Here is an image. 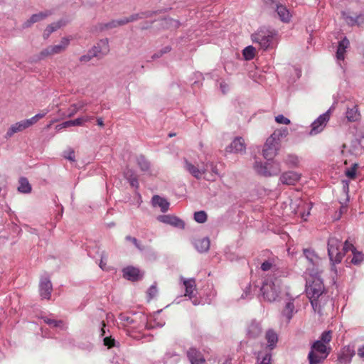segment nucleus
<instances>
[{
	"mask_svg": "<svg viewBox=\"0 0 364 364\" xmlns=\"http://www.w3.org/2000/svg\"><path fill=\"white\" fill-rule=\"evenodd\" d=\"M120 324L125 330L127 334L135 340L146 339V341H152L151 334H141V331L146 328L151 329L154 326L146 321L145 316L141 313L127 314L121 313L119 315Z\"/></svg>",
	"mask_w": 364,
	"mask_h": 364,
	"instance_id": "obj_1",
	"label": "nucleus"
},
{
	"mask_svg": "<svg viewBox=\"0 0 364 364\" xmlns=\"http://www.w3.org/2000/svg\"><path fill=\"white\" fill-rule=\"evenodd\" d=\"M311 277L312 281L307 282L306 284V295L314 311L321 314L322 309L330 301V296L319 275Z\"/></svg>",
	"mask_w": 364,
	"mask_h": 364,
	"instance_id": "obj_2",
	"label": "nucleus"
},
{
	"mask_svg": "<svg viewBox=\"0 0 364 364\" xmlns=\"http://www.w3.org/2000/svg\"><path fill=\"white\" fill-rule=\"evenodd\" d=\"M283 277H266L260 288L264 300L268 302L279 301L284 294L285 287L283 284Z\"/></svg>",
	"mask_w": 364,
	"mask_h": 364,
	"instance_id": "obj_3",
	"label": "nucleus"
},
{
	"mask_svg": "<svg viewBox=\"0 0 364 364\" xmlns=\"http://www.w3.org/2000/svg\"><path fill=\"white\" fill-rule=\"evenodd\" d=\"M203 152L204 158L202 159V166L200 168L196 166L188 160L185 159V168L197 179L205 178L207 173H210L212 176L220 177L218 165L215 164L212 161L211 155L205 151H203Z\"/></svg>",
	"mask_w": 364,
	"mask_h": 364,
	"instance_id": "obj_4",
	"label": "nucleus"
},
{
	"mask_svg": "<svg viewBox=\"0 0 364 364\" xmlns=\"http://www.w3.org/2000/svg\"><path fill=\"white\" fill-rule=\"evenodd\" d=\"M354 249L355 247L348 240L342 244V242L336 237H332L328 239V254L333 265L340 263L346 253L349 251L353 253Z\"/></svg>",
	"mask_w": 364,
	"mask_h": 364,
	"instance_id": "obj_5",
	"label": "nucleus"
},
{
	"mask_svg": "<svg viewBox=\"0 0 364 364\" xmlns=\"http://www.w3.org/2000/svg\"><path fill=\"white\" fill-rule=\"evenodd\" d=\"M288 134V129L287 127H282L276 129L267 139L262 149V155L267 161H271L274 159L279 149L281 139L286 137Z\"/></svg>",
	"mask_w": 364,
	"mask_h": 364,
	"instance_id": "obj_6",
	"label": "nucleus"
},
{
	"mask_svg": "<svg viewBox=\"0 0 364 364\" xmlns=\"http://www.w3.org/2000/svg\"><path fill=\"white\" fill-rule=\"evenodd\" d=\"M260 269L263 272L271 271L272 273L267 277H286L288 275L284 263L277 256L273 255L261 263Z\"/></svg>",
	"mask_w": 364,
	"mask_h": 364,
	"instance_id": "obj_7",
	"label": "nucleus"
},
{
	"mask_svg": "<svg viewBox=\"0 0 364 364\" xmlns=\"http://www.w3.org/2000/svg\"><path fill=\"white\" fill-rule=\"evenodd\" d=\"M277 33L274 30L262 28L251 36L255 43L259 44L260 48L267 50L274 46Z\"/></svg>",
	"mask_w": 364,
	"mask_h": 364,
	"instance_id": "obj_8",
	"label": "nucleus"
},
{
	"mask_svg": "<svg viewBox=\"0 0 364 364\" xmlns=\"http://www.w3.org/2000/svg\"><path fill=\"white\" fill-rule=\"evenodd\" d=\"M331 348H328L321 341H315L311 346V350L308 354L309 364H320L328 355Z\"/></svg>",
	"mask_w": 364,
	"mask_h": 364,
	"instance_id": "obj_9",
	"label": "nucleus"
},
{
	"mask_svg": "<svg viewBox=\"0 0 364 364\" xmlns=\"http://www.w3.org/2000/svg\"><path fill=\"white\" fill-rule=\"evenodd\" d=\"M303 255L308 261L306 271L310 276H318L323 271L321 257L311 248H304Z\"/></svg>",
	"mask_w": 364,
	"mask_h": 364,
	"instance_id": "obj_10",
	"label": "nucleus"
},
{
	"mask_svg": "<svg viewBox=\"0 0 364 364\" xmlns=\"http://www.w3.org/2000/svg\"><path fill=\"white\" fill-rule=\"evenodd\" d=\"M254 168L257 173L264 176L277 175L281 171L280 164L273 159L264 164L255 160Z\"/></svg>",
	"mask_w": 364,
	"mask_h": 364,
	"instance_id": "obj_11",
	"label": "nucleus"
},
{
	"mask_svg": "<svg viewBox=\"0 0 364 364\" xmlns=\"http://www.w3.org/2000/svg\"><path fill=\"white\" fill-rule=\"evenodd\" d=\"M265 4L276 11L281 21L289 23L291 21V14L285 5L274 0H265Z\"/></svg>",
	"mask_w": 364,
	"mask_h": 364,
	"instance_id": "obj_12",
	"label": "nucleus"
},
{
	"mask_svg": "<svg viewBox=\"0 0 364 364\" xmlns=\"http://www.w3.org/2000/svg\"><path fill=\"white\" fill-rule=\"evenodd\" d=\"M331 108H329L326 112L319 115L311 124V135H316L321 133L326 127L330 119Z\"/></svg>",
	"mask_w": 364,
	"mask_h": 364,
	"instance_id": "obj_13",
	"label": "nucleus"
},
{
	"mask_svg": "<svg viewBox=\"0 0 364 364\" xmlns=\"http://www.w3.org/2000/svg\"><path fill=\"white\" fill-rule=\"evenodd\" d=\"M100 337L102 338L103 344L107 348L119 347V343L110 334L109 330L107 328L105 321L100 322Z\"/></svg>",
	"mask_w": 364,
	"mask_h": 364,
	"instance_id": "obj_14",
	"label": "nucleus"
},
{
	"mask_svg": "<svg viewBox=\"0 0 364 364\" xmlns=\"http://www.w3.org/2000/svg\"><path fill=\"white\" fill-rule=\"evenodd\" d=\"M284 294L287 298L285 299L284 306L282 311V316L284 317L289 323L293 318L294 315L297 312V309L294 304L295 298L287 291H285Z\"/></svg>",
	"mask_w": 364,
	"mask_h": 364,
	"instance_id": "obj_15",
	"label": "nucleus"
},
{
	"mask_svg": "<svg viewBox=\"0 0 364 364\" xmlns=\"http://www.w3.org/2000/svg\"><path fill=\"white\" fill-rule=\"evenodd\" d=\"M341 15L348 26L364 27V14L361 13L358 15H351L347 11H342Z\"/></svg>",
	"mask_w": 364,
	"mask_h": 364,
	"instance_id": "obj_16",
	"label": "nucleus"
},
{
	"mask_svg": "<svg viewBox=\"0 0 364 364\" xmlns=\"http://www.w3.org/2000/svg\"><path fill=\"white\" fill-rule=\"evenodd\" d=\"M157 220L172 225L173 227L183 229L185 228L184 222L179 218L171 215H161L157 216Z\"/></svg>",
	"mask_w": 364,
	"mask_h": 364,
	"instance_id": "obj_17",
	"label": "nucleus"
},
{
	"mask_svg": "<svg viewBox=\"0 0 364 364\" xmlns=\"http://www.w3.org/2000/svg\"><path fill=\"white\" fill-rule=\"evenodd\" d=\"M91 49L96 53V58L99 59L102 58L109 51L108 38L100 40Z\"/></svg>",
	"mask_w": 364,
	"mask_h": 364,
	"instance_id": "obj_18",
	"label": "nucleus"
},
{
	"mask_svg": "<svg viewBox=\"0 0 364 364\" xmlns=\"http://www.w3.org/2000/svg\"><path fill=\"white\" fill-rule=\"evenodd\" d=\"M262 326L259 321L252 320L247 328V335L250 338H257L262 335Z\"/></svg>",
	"mask_w": 364,
	"mask_h": 364,
	"instance_id": "obj_19",
	"label": "nucleus"
},
{
	"mask_svg": "<svg viewBox=\"0 0 364 364\" xmlns=\"http://www.w3.org/2000/svg\"><path fill=\"white\" fill-rule=\"evenodd\" d=\"M350 42L346 37H344L341 41L338 42L336 56L338 61V64L343 69V66L341 63V61H344L345 53L346 49L348 48Z\"/></svg>",
	"mask_w": 364,
	"mask_h": 364,
	"instance_id": "obj_20",
	"label": "nucleus"
},
{
	"mask_svg": "<svg viewBox=\"0 0 364 364\" xmlns=\"http://www.w3.org/2000/svg\"><path fill=\"white\" fill-rule=\"evenodd\" d=\"M52 14V11L46 10L44 11L39 12L38 14H33L27 21L23 23V28H26L31 27L33 23L44 20L48 16Z\"/></svg>",
	"mask_w": 364,
	"mask_h": 364,
	"instance_id": "obj_21",
	"label": "nucleus"
},
{
	"mask_svg": "<svg viewBox=\"0 0 364 364\" xmlns=\"http://www.w3.org/2000/svg\"><path fill=\"white\" fill-rule=\"evenodd\" d=\"M122 272L124 277L129 281L136 282L142 277L140 270L132 266L124 268Z\"/></svg>",
	"mask_w": 364,
	"mask_h": 364,
	"instance_id": "obj_22",
	"label": "nucleus"
},
{
	"mask_svg": "<svg viewBox=\"0 0 364 364\" xmlns=\"http://www.w3.org/2000/svg\"><path fill=\"white\" fill-rule=\"evenodd\" d=\"M200 187L201 197L209 198L215 196L218 192L217 183H201Z\"/></svg>",
	"mask_w": 364,
	"mask_h": 364,
	"instance_id": "obj_23",
	"label": "nucleus"
},
{
	"mask_svg": "<svg viewBox=\"0 0 364 364\" xmlns=\"http://www.w3.org/2000/svg\"><path fill=\"white\" fill-rule=\"evenodd\" d=\"M39 289L41 296L43 299H49L52 291V284L48 278L41 279Z\"/></svg>",
	"mask_w": 364,
	"mask_h": 364,
	"instance_id": "obj_24",
	"label": "nucleus"
},
{
	"mask_svg": "<svg viewBox=\"0 0 364 364\" xmlns=\"http://www.w3.org/2000/svg\"><path fill=\"white\" fill-rule=\"evenodd\" d=\"M41 318L51 328L56 330H65L66 328L62 320H57L51 316H41Z\"/></svg>",
	"mask_w": 364,
	"mask_h": 364,
	"instance_id": "obj_25",
	"label": "nucleus"
},
{
	"mask_svg": "<svg viewBox=\"0 0 364 364\" xmlns=\"http://www.w3.org/2000/svg\"><path fill=\"white\" fill-rule=\"evenodd\" d=\"M187 356L191 364H204L205 360L202 353L195 348H191Z\"/></svg>",
	"mask_w": 364,
	"mask_h": 364,
	"instance_id": "obj_26",
	"label": "nucleus"
},
{
	"mask_svg": "<svg viewBox=\"0 0 364 364\" xmlns=\"http://www.w3.org/2000/svg\"><path fill=\"white\" fill-rule=\"evenodd\" d=\"M355 355L354 350L350 346H345L338 355V361L341 364L349 363Z\"/></svg>",
	"mask_w": 364,
	"mask_h": 364,
	"instance_id": "obj_27",
	"label": "nucleus"
},
{
	"mask_svg": "<svg viewBox=\"0 0 364 364\" xmlns=\"http://www.w3.org/2000/svg\"><path fill=\"white\" fill-rule=\"evenodd\" d=\"M210 242L208 237L196 239L193 245L196 250L200 253H204L208 251Z\"/></svg>",
	"mask_w": 364,
	"mask_h": 364,
	"instance_id": "obj_28",
	"label": "nucleus"
},
{
	"mask_svg": "<svg viewBox=\"0 0 364 364\" xmlns=\"http://www.w3.org/2000/svg\"><path fill=\"white\" fill-rule=\"evenodd\" d=\"M245 149V141L242 137H236L227 147V151L229 152H242Z\"/></svg>",
	"mask_w": 364,
	"mask_h": 364,
	"instance_id": "obj_29",
	"label": "nucleus"
},
{
	"mask_svg": "<svg viewBox=\"0 0 364 364\" xmlns=\"http://www.w3.org/2000/svg\"><path fill=\"white\" fill-rule=\"evenodd\" d=\"M151 203L154 207L160 208L162 213L167 212L170 205L169 202L166 199L158 195H155L152 197Z\"/></svg>",
	"mask_w": 364,
	"mask_h": 364,
	"instance_id": "obj_30",
	"label": "nucleus"
},
{
	"mask_svg": "<svg viewBox=\"0 0 364 364\" xmlns=\"http://www.w3.org/2000/svg\"><path fill=\"white\" fill-rule=\"evenodd\" d=\"M63 51H64L63 49L58 44L50 46L41 51L39 54V59H43L47 56L58 54Z\"/></svg>",
	"mask_w": 364,
	"mask_h": 364,
	"instance_id": "obj_31",
	"label": "nucleus"
},
{
	"mask_svg": "<svg viewBox=\"0 0 364 364\" xmlns=\"http://www.w3.org/2000/svg\"><path fill=\"white\" fill-rule=\"evenodd\" d=\"M302 178L301 173L289 171L284 173L280 177V182H296Z\"/></svg>",
	"mask_w": 364,
	"mask_h": 364,
	"instance_id": "obj_32",
	"label": "nucleus"
},
{
	"mask_svg": "<svg viewBox=\"0 0 364 364\" xmlns=\"http://www.w3.org/2000/svg\"><path fill=\"white\" fill-rule=\"evenodd\" d=\"M265 338L267 341V348L269 350H273L278 342L277 333L272 329H269L265 333Z\"/></svg>",
	"mask_w": 364,
	"mask_h": 364,
	"instance_id": "obj_33",
	"label": "nucleus"
},
{
	"mask_svg": "<svg viewBox=\"0 0 364 364\" xmlns=\"http://www.w3.org/2000/svg\"><path fill=\"white\" fill-rule=\"evenodd\" d=\"M180 360V355L172 350H168L163 357L164 364H177Z\"/></svg>",
	"mask_w": 364,
	"mask_h": 364,
	"instance_id": "obj_34",
	"label": "nucleus"
},
{
	"mask_svg": "<svg viewBox=\"0 0 364 364\" xmlns=\"http://www.w3.org/2000/svg\"><path fill=\"white\" fill-rule=\"evenodd\" d=\"M64 25H65V22L63 20H60L58 22H55L48 25L43 32V38L47 39L52 33L57 31Z\"/></svg>",
	"mask_w": 364,
	"mask_h": 364,
	"instance_id": "obj_35",
	"label": "nucleus"
},
{
	"mask_svg": "<svg viewBox=\"0 0 364 364\" xmlns=\"http://www.w3.org/2000/svg\"><path fill=\"white\" fill-rule=\"evenodd\" d=\"M181 280L183 281V284L185 287V296H188L191 298L193 291L196 287V282L194 279H186L183 277H181Z\"/></svg>",
	"mask_w": 364,
	"mask_h": 364,
	"instance_id": "obj_36",
	"label": "nucleus"
},
{
	"mask_svg": "<svg viewBox=\"0 0 364 364\" xmlns=\"http://www.w3.org/2000/svg\"><path fill=\"white\" fill-rule=\"evenodd\" d=\"M346 117L349 122H356L360 118V112L356 105L348 107L346 112Z\"/></svg>",
	"mask_w": 364,
	"mask_h": 364,
	"instance_id": "obj_37",
	"label": "nucleus"
},
{
	"mask_svg": "<svg viewBox=\"0 0 364 364\" xmlns=\"http://www.w3.org/2000/svg\"><path fill=\"white\" fill-rule=\"evenodd\" d=\"M353 257L350 262L354 265H360L364 261V254L362 252L353 250Z\"/></svg>",
	"mask_w": 364,
	"mask_h": 364,
	"instance_id": "obj_38",
	"label": "nucleus"
},
{
	"mask_svg": "<svg viewBox=\"0 0 364 364\" xmlns=\"http://www.w3.org/2000/svg\"><path fill=\"white\" fill-rule=\"evenodd\" d=\"M242 55L246 60H252L255 55V48L252 46H248L243 49Z\"/></svg>",
	"mask_w": 364,
	"mask_h": 364,
	"instance_id": "obj_39",
	"label": "nucleus"
},
{
	"mask_svg": "<svg viewBox=\"0 0 364 364\" xmlns=\"http://www.w3.org/2000/svg\"><path fill=\"white\" fill-rule=\"evenodd\" d=\"M271 353L260 352L257 356V364H271Z\"/></svg>",
	"mask_w": 364,
	"mask_h": 364,
	"instance_id": "obj_40",
	"label": "nucleus"
},
{
	"mask_svg": "<svg viewBox=\"0 0 364 364\" xmlns=\"http://www.w3.org/2000/svg\"><path fill=\"white\" fill-rule=\"evenodd\" d=\"M136 162L142 171H146L149 169L150 163L142 155L136 157Z\"/></svg>",
	"mask_w": 364,
	"mask_h": 364,
	"instance_id": "obj_41",
	"label": "nucleus"
},
{
	"mask_svg": "<svg viewBox=\"0 0 364 364\" xmlns=\"http://www.w3.org/2000/svg\"><path fill=\"white\" fill-rule=\"evenodd\" d=\"M193 218L198 223H204L207 220L208 215L204 210H200L194 213Z\"/></svg>",
	"mask_w": 364,
	"mask_h": 364,
	"instance_id": "obj_42",
	"label": "nucleus"
},
{
	"mask_svg": "<svg viewBox=\"0 0 364 364\" xmlns=\"http://www.w3.org/2000/svg\"><path fill=\"white\" fill-rule=\"evenodd\" d=\"M124 176L125 179L127 181V182H137L136 176L134 171L132 169L127 168L124 171Z\"/></svg>",
	"mask_w": 364,
	"mask_h": 364,
	"instance_id": "obj_43",
	"label": "nucleus"
},
{
	"mask_svg": "<svg viewBox=\"0 0 364 364\" xmlns=\"http://www.w3.org/2000/svg\"><path fill=\"white\" fill-rule=\"evenodd\" d=\"M118 23L117 20H112L108 23H101L98 25V28L100 31L112 29L117 26Z\"/></svg>",
	"mask_w": 364,
	"mask_h": 364,
	"instance_id": "obj_44",
	"label": "nucleus"
},
{
	"mask_svg": "<svg viewBox=\"0 0 364 364\" xmlns=\"http://www.w3.org/2000/svg\"><path fill=\"white\" fill-rule=\"evenodd\" d=\"M125 240L131 242L136 247V248H137L141 252L145 250L144 246L142 245L141 243L136 237L127 235L125 237Z\"/></svg>",
	"mask_w": 364,
	"mask_h": 364,
	"instance_id": "obj_45",
	"label": "nucleus"
},
{
	"mask_svg": "<svg viewBox=\"0 0 364 364\" xmlns=\"http://www.w3.org/2000/svg\"><path fill=\"white\" fill-rule=\"evenodd\" d=\"M171 50V47L170 46H166L159 51L156 52L152 56L151 58L153 60L160 58L164 54L169 53Z\"/></svg>",
	"mask_w": 364,
	"mask_h": 364,
	"instance_id": "obj_46",
	"label": "nucleus"
},
{
	"mask_svg": "<svg viewBox=\"0 0 364 364\" xmlns=\"http://www.w3.org/2000/svg\"><path fill=\"white\" fill-rule=\"evenodd\" d=\"M95 57H96V53H95V51L90 49L86 54L82 55L80 58V61L82 63H87Z\"/></svg>",
	"mask_w": 364,
	"mask_h": 364,
	"instance_id": "obj_47",
	"label": "nucleus"
},
{
	"mask_svg": "<svg viewBox=\"0 0 364 364\" xmlns=\"http://www.w3.org/2000/svg\"><path fill=\"white\" fill-rule=\"evenodd\" d=\"M331 338H332L331 331H326L321 333V335L318 341H321V342H323V343L326 345V343H328L331 341Z\"/></svg>",
	"mask_w": 364,
	"mask_h": 364,
	"instance_id": "obj_48",
	"label": "nucleus"
},
{
	"mask_svg": "<svg viewBox=\"0 0 364 364\" xmlns=\"http://www.w3.org/2000/svg\"><path fill=\"white\" fill-rule=\"evenodd\" d=\"M358 167V164H354L352 165V166L350 168H347L345 171V173H346V176L349 178V179H353L355 176V172H356V168Z\"/></svg>",
	"mask_w": 364,
	"mask_h": 364,
	"instance_id": "obj_49",
	"label": "nucleus"
},
{
	"mask_svg": "<svg viewBox=\"0 0 364 364\" xmlns=\"http://www.w3.org/2000/svg\"><path fill=\"white\" fill-rule=\"evenodd\" d=\"M17 189L20 193H29L32 188L31 183H20Z\"/></svg>",
	"mask_w": 364,
	"mask_h": 364,
	"instance_id": "obj_50",
	"label": "nucleus"
},
{
	"mask_svg": "<svg viewBox=\"0 0 364 364\" xmlns=\"http://www.w3.org/2000/svg\"><path fill=\"white\" fill-rule=\"evenodd\" d=\"M158 293V289L155 284H152L147 291L148 300H151L154 298Z\"/></svg>",
	"mask_w": 364,
	"mask_h": 364,
	"instance_id": "obj_51",
	"label": "nucleus"
},
{
	"mask_svg": "<svg viewBox=\"0 0 364 364\" xmlns=\"http://www.w3.org/2000/svg\"><path fill=\"white\" fill-rule=\"evenodd\" d=\"M275 122L278 124H289L291 121L287 117H284L283 114H279L275 117Z\"/></svg>",
	"mask_w": 364,
	"mask_h": 364,
	"instance_id": "obj_52",
	"label": "nucleus"
},
{
	"mask_svg": "<svg viewBox=\"0 0 364 364\" xmlns=\"http://www.w3.org/2000/svg\"><path fill=\"white\" fill-rule=\"evenodd\" d=\"M163 25H169L171 26H173L175 28H178L180 26L179 21L170 18H166L162 20Z\"/></svg>",
	"mask_w": 364,
	"mask_h": 364,
	"instance_id": "obj_53",
	"label": "nucleus"
},
{
	"mask_svg": "<svg viewBox=\"0 0 364 364\" xmlns=\"http://www.w3.org/2000/svg\"><path fill=\"white\" fill-rule=\"evenodd\" d=\"M224 253L225 258L230 261H234L237 258V256L234 253L231 252L230 247H227L225 249Z\"/></svg>",
	"mask_w": 364,
	"mask_h": 364,
	"instance_id": "obj_54",
	"label": "nucleus"
},
{
	"mask_svg": "<svg viewBox=\"0 0 364 364\" xmlns=\"http://www.w3.org/2000/svg\"><path fill=\"white\" fill-rule=\"evenodd\" d=\"M287 163L292 166H297L299 164V158L295 155H289L287 159Z\"/></svg>",
	"mask_w": 364,
	"mask_h": 364,
	"instance_id": "obj_55",
	"label": "nucleus"
},
{
	"mask_svg": "<svg viewBox=\"0 0 364 364\" xmlns=\"http://www.w3.org/2000/svg\"><path fill=\"white\" fill-rule=\"evenodd\" d=\"M306 209L307 210L306 211H304L302 213H301V218L304 220H306V218L307 217L310 215V210H311L312 207H313V203L309 202V203H307L306 204Z\"/></svg>",
	"mask_w": 364,
	"mask_h": 364,
	"instance_id": "obj_56",
	"label": "nucleus"
},
{
	"mask_svg": "<svg viewBox=\"0 0 364 364\" xmlns=\"http://www.w3.org/2000/svg\"><path fill=\"white\" fill-rule=\"evenodd\" d=\"M78 111H79V109H77L75 104H73L70 105V107L68 109V116L69 117H71L74 114H75Z\"/></svg>",
	"mask_w": 364,
	"mask_h": 364,
	"instance_id": "obj_57",
	"label": "nucleus"
},
{
	"mask_svg": "<svg viewBox=\"0 0 364 364\" xmlns=\"http://www.w3.org/2000/svg\"><path fill=\"white\" fill-rule=\"evenodd\" d=\"M70 40V38L63 37L58 45L62 47L63 50H65L66 48L69 46Z\"/></svg>",
	"mask_w": 364,
	"mask_h": 364,
	"instance_id": "obj_58",
	"label": "nucleus"
},
{
	"mask_svg": "<svg viewBox=\"0 0 364 364\" xmlns=\"http://www.w3.org/2000/svg\"><path fill=\"white\" fill-rule=\"evenodd\" d=\"M65 159L70 161H75V152L73 150H69L68 151L64 152Z\"/></svg>",
	"mask_w": 364,
	"mask_h": 364,
	"instance_id": "obj_59",
	"label": "nucleus"
},
{
	"mask_svg": "<svg viewBox=\"0 0 364 364\" xmlns=\"http://www.w3.org/2000/svg\"><path fill=\"white\" fill-rule=\"evenodd\" d=\"M13 126L16 127V130L17 132H21L23 129H26V125L24 124L23 120L15 123L14 124H13Z\"/></svg>",
	"mask_w": 364,
	"mask_h": 364,
	"instance_id": "obj_60",
	"label": "nucleus"
},
{
	"mask_svg": "<svg viewBox=\"0 0 364 364\" xmlns=\"http://www.w3.org/2000/svg\"><path fill=\"white\" fill-rule=\"evenodd\" d=\"M23 122H24V124H25L26 128H28V127H31V125L34 124L35 123H36L38 122V120L36 118V116H33V117H31L30 119L23 120Z\"/></svg>",
	"mask_w": 364,
	"mask_h": 364,
	"instance_id": "obj_61",
	"label": "nucleus"
},
{
	"mask_svg": "<svg viewBox=\"0 0 364 364\" xmlns=\"http://www.w3.org/2000/svg\"><path fill=\"white\" fill-rule=\"evenodd\" d=\"M232 359L230 355L224 356L219 360L218 363L219 364H232Z\"/></svg>",
	"mask_w": 364,
	"mask_h": 364,
	"instance_id": "obj_62",
	"label": "nucleus"
},
{
	"mask_svg": "<svg viewBox=\"0 0 364 364\" xmlns=\"http://www.w3.org/2000/svg\"><path fill=\"white\" fill-rule=\"evenodd\" d=\"M157 13L156 11H145L141 12V16H142V18H147L151 17L153 15L156 14Z\"/></svg>",
	"mask_w": 364,
	"mask_h": 364,
	"instance_id": "obj_63",
	"label": "nucleus"
},
{
	"mask_svg": "<svg viewBox=\"0 0 364 364\" xmlns=\"http://www.w3.org/2000/svg\"><path fill=\"white\" fill-rule=\"evenodd\" d=\"M128 18L129 22H133L139 19H143L142 16H141V12L132 14L130 16L128 17Z\"/></svg>",
	"mask_w": 364,
	"mask_h": 364,
	"instance_id": "obj_64",
	"label": "nucleus"
}]
</instances>
